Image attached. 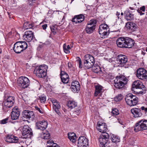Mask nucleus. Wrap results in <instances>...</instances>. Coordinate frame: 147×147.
<instances>
[{
  "instance_id": "nucleus-1",
  "label": "nucleus",
  "mask_w": 147,
  "mask_h": 147,
  "mask_svg": "<svg viewBox=\"0 0 147 147\" xmlns=\"http://www.w3.org/2000/svg\"><path fill=\"white\" fill-rule=\"evenodd\" d=\"M128 80L123 76H119L116 77L114 80V85L117 89H121L127 84Z\"/></svg>"
},
{
  "instance_id": "nucleus-2",
  "label": "nucleus",
  "mask_w": 147,
  "mask_h": 147,
  "mask_svg": "<svg viewBox=\"0 0 147 147\" xmlns=\"http://www.w3.org/2000/svg\"><path fill=\"white\" fill-rule=\"evenodd\" d=\"M27 47V43L25 42L18 41L14 44L13 49L16 53H20L26 49Z\"/></svg>"
},
{
  "instance_id": "nucleus-3",
  "label": "nucleus",
  "mask_w": 147,
  "mask_h": 147,
  "mask_svg": "<svg viewBox=\"0 0 147 147\" xmlns=\"http://www.w3.org/2000/svg\"><path fill=\"white\" fill-rule=\"evenodd\" d=\"M138 98L136 96L131 94H128L125 98L126 102L130 106L136 105L138 103Z\"/></svg>"
},
{
  "instance_id": "nucleus-4",
  "label": "nucleus",
  "mask_w": 147,
  "mask_h": 147,
  "mask_svg": "<svg viewBox=\"0 0 147 147\" xmlns=\"http://www.w3.org/2000/svg\"><path fill=\"white\" fill-rule=\"evenodd\" d=\"M47 66L45 65H42L36 67L34 71H36V76L42 78L45 77L46 75Z\"/></svg>"
},
{
  "instance_id": "nucleus-5",
  "label": "nucleus",
  "mask_w": 147,
  "mask_h": 147,
  "mask_svg": "<svg viewBox=\"0 0 147 147\" xmlns=\"http://www.w3.org/2000/svg\"><path fill=\"white\" fill-rule=\"evenodd\" d=\"M98 32L101 37L102 38H105L109 33V26L105 24H101L99 26Z\"/></svg>"
},
{
  "instance_id": "nucleus-6",
  "label": "nucleus",
  "mask_w": 147,
  "mask_h": 147,
  "mask_svg": "<svg viewBox=\"0 0 147 147\" xmlns=\"http://www.w3.org/2000/svg\"><path fill=\"white\" fill-rule=\"evenodd\" d=\"M147 129V121L142 120L136 124L134 130L136 132L142 131Z\"/></svg>"
},
{
  "instance_id": "nucleus-7",
  "label": "nucleus",
  "mask_w": 147,
  "mask_h": 147,
  "mask_svg": "<svg viewBox=\"0 0 147 147\" xmlns=\"http://www.w3.org/2000/svg\"><path fill=\"white\" fill-rule=\"evenodd\" d=\"M18 85L23 88H27L30 84L29 79L25 77H21L18 80Z\"/></svg>"
},
{
  "instance_id": "nucleus-8",
  "label": "nucleus",
  "mask_w": 147,
  "mask_h": 147,
  "mask_svg": "<svg viewBox=\"0 0 147 147\" xmlns=\"http://www.w3.org/2000/svg\"><path fill=\"white\" fill-rule=\"evenodd\" d=\"M14 102V97H8L4 102V105L3 107V109L4 111H7L9 108L13 106Z\"/></svg>"
},
{
  "instance_id": "nucleus-9",
  "label": "nucleus",
  "mask_w": 147,
  "mask_h": 147,
  "mask_svg": "<svg viewBox=\"0 0 147 147\" xmlns=\"http://www.w3.org/2000/svg\"><path fill=\"white\" fill-rule=\"evenodd\" d=\"M96 21L94 19L90 20L88 22L86 28L87 33L90 34L92 33L95 28Z\"/></svg>"
},
{
  "instance_id": "nucleus-10",
  "label": "nucleus",
  "mask_w": 147,
  "mask_h": 147,
  "mask_svg": "<svg viewBox=\"0 0 147 147\" xmlns=\"http://www.w3.org/2000/svg\"><path fill=\"white\" fill-rule=\"evenodd\" d=\"M109 136L107 132H103L100 135L98 140L100 143V146H102L103 147L109 141Z\"/></svg>"
},
{
  "instance_id": "nucleus-11",
  "label": "nucleus",
  "mask_w": 147,
  "mask_h": 147,
  "mask_svg": "<svg viewBox=\"0 0 147 147\" xmlns=\"http://www.w3.org/2000/svg\"><path fill=\"white\" fill-rule=\"evenodd\" d=\"M136 75L139 79L141 80L147 79V71L143 68H139L137 70Z\"/></svg>"
},
{
  "instance_id": "nucleus-12",
  "label": "nucleus",
  "mask_w": 147,
  "mask_h": 147,
  "mask_svg": "<svg viewBox=\"0 0 147 147\" xmlns=\"http://www.w3.org/2000/svg\"><path fill=\"white\" fill-rule=\"evenodd\" d=\"M22 132L23 138H30L32 135L31 128L28 125L24 126Z\"/></svg>"
},
{
  "instance_id": "nucleus-13",
  "label": "nucleus",
  "mask_w": 147,
  "mask_h": 147,
  "mask_svg": "<svg viewBox=\"0 0 147 147\" xmlns=\"http://www.w3.org/2000/svg\"><path fill=\"white\" fill-rule=\"evenodd\" d=\"M133 11H130L128 9H127L124 12L125 18L127 21L131 20L134 18V14L133 13L135 11L133 8L130 7L129 8Z\"/></svg>"
},
{
  "instance_id": "nucleus-14",
  "label": "nucleus",
  "mask_w": 147,
  "mask_h": 147,
  "mask_svg": "<svg viewBox=\"0 0 147 147\" xmlns=\"http://www.w3.org/2000/svg\"><path fill=\"white\" fill-rule=\"evenodd\" d=\"M88 145V139L84 136H81L78 139V147H87Z\"/></svg>"
},
{
  "instance_id": "nucleus-15",
  "label": "nucleus",
  "mask_w": 147,
  "mask_h": 147,
  "mask_svg": "<svg viewBox=\"0 0 147 147\" xmlns=\"http://www.w3.org/2000/svg\"><path fill=\"white\" fill-rule=\"evenodd\" d=\"M23 37L25 40L28 42H30L33 39L34 36L32 32L28 30L25 32Z\"/></svg>"
},
{
  "instance_id": "nucleus-16",
  "label": "nucleus",
  "mask_w": 147,
  "mask_h": 147,
  "mask_svg": "<svg viewBox=\"0 0 147 147\" xmlns=\"http://www.w3.org/2000/svg\"><path fill=\"white\" fill-rule=\"evenodd\" d=\"M23 119H33L34 118V113L33 111L28 110L24 111L22 113Z\"/></svg>"
},
{
  "instance_id": "nucleus-17",
  "label": "nucleus",
  "mask_w": 147,
  "mask_h": 147,
  "mask_svg": "<svg viewBox=\"0 0 147 147\" xmlns=\"http://www.w3.org/2000/svg\"><path fill=\"white\" fill-rule=\"evenodd\" d=\"M117 63L121 65H123L127 61L126 56L123 55H119L118 56L117 60Z\"/></svg>"
},
{
  "instance_id": "nucleus-18",
  "label": "nucleus",
  "mask_w": 147,
  "mask_h": 147,
  "mask_svg": "<svg viewBox=\"0 0 147 147\" xmlns=\"http://www.w3.org/2000/svg\"><path fill=\"white\" fill-rule=\"evenodd\" d=\"M5 139L6 142L10 143H17L19 140L17 137L12 135L7 136Z\"/></svg>"
},
{
  "instance_id": "nucleus-19",
  "label": "nucleus",
  "mask_w": 147,
  "mask_h": 147,
  "mask_svg": "<svg viewBox=\"0 0 147 147\" xmlns=\"http://www.w3.org/2000/svg\"><path fill=\"white\" fill-rule=\"evenodd\" d=\"M47 122L44 120L42 121H38L36 123V126L37 129L41 130L45 129L47 128Z\"/></svg>"
},
{
  "instance_id": "nucleus-20",
  "label": "nucleus",
  "mask_w": 147,
  "mask_h": 147,
  "mask_svg": "<svg viewBox=\"0 0 147 147\" xmlns=\"http://www.w3.org/2000/svg\"><path fill=\"white\" fill-rule=\"evenodd\" d=\"M20 115V112L16 107H14L12 109L11 113V119L13 120L18 119Z\"/></svg>"
},
{
  "instance_id": "nucleus-21",
  "label": "nucleus",
  "mask_w": 147,
  "mask_h": 147,
  "mask_svg": "<svg viewBox=\"0 0 147 147\" xmlns=\"http://www.w3.org/2000/svg\"><path fill=\"white\" fill-rule=\"evenodd\" d=\"M125 37H121L118 38L116 40V43L117 46L121 48H125Z\"/></svg>"
},
{
  "instance_id": "nucleus-22",
  "label": "nucleus",
  "mask_w": 147,
  "mask_h": 147,
  "mask_svg": "<svg viewBox=\"0 0 147 147\" xmlns=\"http://www.w3.org/2000/svg\"><path fill=\"white\" fill-rule=\"evenodd\" d=\"M85 17L82 14L75 16L72 19V21L75 24L80 23L82 22L84 19Z\"/></svg>"
},
{
  "instance_id": "nucleus-23",
  "label": "nucleus",
  "mask_w": 147,
  "mask_h": 147,
  "mask_svg": "<svg viewBox=\"0 0 147 147\" xmlns=\"http://www.w3.org/2000/svg\"><path fill=\"white\" fill-rule=\"evenodd\" d=\"M95 91L94 93V96H97L98 95L101 96L103 92V87L101 85L98 84L95 86Z\"/></svg>"
},
{
  "instance_id": "nucleus-24",
  "label": "nucleus",
  "mask_w": 147,
  "mask_h": 147,
  "mask_svg": "<svg viewBox=\"0 0 147 147\" xmlns=\"http://www.w3.org/2000/svg\"><path fill=\"white\" fill-rule=\"evenodd\" d=\"M71 90L74 92H76L80 89V85L79 82L76 80L72 82L71 87Z\"/></svg>"
},
{
  "instance_id": "nucleus-25",
  "label": "nucleus",
  "mask_w": 147,
  "mask_h": 147,
  "mask_svg": "<svg viewBox=\"0 0 147 147\" xmlns=\"http://www.w3.org/2000/svg\"><path fill=\"white\" fill-rule=\"evenodd\" d=\"M131 113L135 117H140L142 115L141 111L140 109L134 108L131 110Z\"/></svg>"
},
{
  "instance_id": "nucleus-26",
  "label": "nucleus",
  "mask_w": 147,
  "mask_h": 147,
  "mask_svg": "<svg viewBox=\"0 0 147 147\" xmlns=\"http://www.w3.org/2000/svg\"><path fill=\"white\" fill-rule=\"evenodd\" d=\"M96 128L99 132L103 133L106 132L107 128V127L105 123H98Z\"/></svg>"
},
{
  "instance_id": "nucleus-27",
  "label": "nucleus",
  "mask_w": 147,
  "mask_h": 147,
  "mask_svg": "<svg viewBox=\"0 0 147 147\" xmlns=\"http://www.w3.org/2000/svg\"><path fill=\"white\" fill-rule=\"evenodd\" d=\"M51 101L54 106L53 109L55 110L56 112L59 115L60 113L59 109L60 108L59 103L57 102V100L53 98L51 99Z\"/></svg>"
},
{
  "instance_id": "nucleus-28",
  "label": "nucleus",
  "mask_w": 147,
  "mask_h": 147,
  "mask_svg": "<svg viewBox=\"0 0 147 147\" xmlns=\"http://www.w3.org/2000/svg\"><path fill=\"white\" fill-rule=\"evenodd\" d=\"M125 48H131L134 44V40L131 38L125 37Z\"/></svg>"
},
{
  "instance_id": "nucleus-29",
  "label": "nucleus",
  "mask_w": 147,
  "mask_h": 147,
  "mask_svg": "<svg viewBox=\"0 0 147 147\" xmlns=\"http://www.w3.org/2000/svg\"><path fill=\"white\" fill-rule=\"evenodd\" d=\"M126 27L130 31L132 32L136 30L137 28V25L133 22H127L126 25Z\"/></svg>"
},
{
  "instance_id": "nucleus-30",
  "label": "nucleus",
  "mask_w": 147,
  "mask_h": 147,
  "mask_svg": "<svg viewBox=\"0 0 147 147\" xmlns=\"http://www.w3.org/2000/svg\"><path fill=\"white\" fill-rule=\"evenodd\" d=\"M132 86L134 88L136 89H144V86L142 84V83L139 81H136L134 82Z\"/></svg>"
},
{
  "instance_id": "nucleus-31",
  "label": "nucleus",
  "mask_w": 147,
  "mask_h": 147,
  "mask_svg": "<svg viewBox=\"0 0 147 147\" xmlns=\"http://www.w3.org/2000/svg\"><path fill=\"white\" fill-rule=\"evenodd\" d=\"M84 60L88 62L91 63L93 65H94L95 61L94 57L89 55H87L85 56Z\"/></svg>"
},
{
  "instance_id": "nucleus-32",
  "label": "nucleus",
  "mask_w": 147,
  "mask_h": 147,
  "mask_svg": "<svg viewBox=\"0 0 147 147\" xmlns=\"http://www.w3.org/2000/svg\"><path fill=\"white\" fill-rule=\"evenodd\" d=\"M68 138L70 140L74 142H76V139L77 138L76 134L74 133H69L67 135Z\"/></svg>"
},
{
  "instance_id": "nucleus-33",
  "label": "nucleus",
  "mask_w": 147,
  "mask_h": 147,
  "mask_svg": "<svg viewBox=\"0 0 147 147\" xmlns=\"http://www.w3.org/2000/svg\"><path fill=\"white\" fill-rule=\"evenodd\" d=\"M77 103L74 101H69L68 102L67 106L71 109L77 107Z\"/></svg>"
},
{
  "instance_id": "nucleus-34",
  "label": "nucleus",
  "mask_w": 147,
  "mask_h": 147,
  "mask_svg": "<svg viewBox=\"0 0 147 147\" xmlns=\"http://www.w3.org/2000/svg\"><path fill=\"white\" fill-rule=\"evenodd\" d=\"M73 43L72 42V45H70V47L69 45L67 46L65 44H64L63 45V49L64 52L66 53H70V51L69 50L71 49V47L72 48L73 47Z\"/></svg>"
},
{
  "instance_id": "nucleus-35",
  "label": "nucleus",
  "mask_w": 147,
  "mask_h": 147,
  "mask_svg": "<svg viewBox=\"0 0 147 147\" xmlns=\"http://www.w3.org/2000/svg\"><path fill=\"white\" fill-rule=\"evenodd\" d=\"M47 147H60L56 143L54 142L51 140L48 141L47 142Z\"/></svg>"
},
{
  "instance_id": "nucleus-36",
  "label": "nucleus",
  "mask_w": 147,
  "mask_h": 147,
  "mask_svg": "<svg viewBox=\"0 0 147 147\" xmlns=\"http://www.w3.org/2000/svg\"><path fill=\"white\" fill-rule=\"evenodd\" d=\"M23 27L24 29H28L32 28L33 25L32 24L26 21L24 23Z\"/></svg>"
},
{
  "instance_id": "nucleus-37",
  "label": "nucleus",
  "mask_w": 147,
  "mask_h": 147,
  "mask_svg": "<svg viewBox=\"0 0 147 147\" xmlns=\"http://www.w3.org/2000/svg\"><path fill=\"white\" fill-rule=\"evenodd\" d=\"M93 65L91 63L88 62V61L84 59V67L85 69H87L92 67Z\"/></svg>"
},
{
  "instance_id": "nucleus-38",
  "label": "nucleus",
  "mask_w": 147,
  "mask_h": 147,
  "mask_svg": "<svg viewBox=\"0 0 147 147\" xmlns=\"http://www.w3.org/2000/svg\"><path fill=\"white\" fill-rule=\"evenodd\" d=\"M111 140L113 142H118L120 141V138L117 136L115 135H112L111 136Z\"/></svg>"
},
{
  "instance_id": "nucleus-39",
  "label": "nucleus",
  "mask_w": 147,
  "mask_h": 147,
  "mask_svg": "<svg viewBox=\"0 0 147 147\" xmlns=\"http://www.w3.org/2000/svg\"><path fill=\"white\" fill-rule=\"evenodd\" d=\"M92 71L95 73H98L101 71L100 67L97 65H94L92 66Z\"/></svg>"
},
{
  "instance_id": "nucleus-40",
  "label": "nucleus",
  "mask_w": 147,
  "mask_h": 147,
  "mask_svg": "<svg viewBox=\"0 0 147 147\" xmlns=\"http://www.w3.org/2000/svg\"><path fill=\"white\" fill-rule=\"evenodd\" d=\"M145 10V7L144 6L139 8L137 10V12L140 14V15H143L144 14V11Z\"/></svg>"
},
{
  "instance_id": "nucleus-41",
  "label": "nucleus",
  "mask_w": 147,
  "mask_h": 147,
  "mask_svg": "<svg viewBox=\"0 0 147 147\" xmlns=\"http://www.w3.org/2000/svg\"><path fill=\"white\" fill-rule=\"evenodd\" d=\"M46 96L44 95H42L39 97L38 99L39 100L41 103H44L46 101Z\"/></svg>"
},
{
  "instance_id": "nucleus-42",
  "label": "nucleus",
  "mask_w": 147,
  "mask_h": 147,
  "mask_svg": "<svg viewBox=\"0 0 147 147\" xmlns=\"http://www.w3.org/2000/svg\"><path fill=\"white\" fill-rule=\"evenodd\" d=\"M41 137L43 139H48L50 138V134L48 132H47L46 133L43 132Z\"/></svg>"
},
{
  "instance_id": "nucleus-43",
  "label": "nucleus",
  "mask_w": 147,
  "mask_h": 147,
  "mask_svg": "<svg viewBox=\"0 0 147 147\" xmlns=\"http://www.w3.org/2000/svg\"><path fill=\"white\" fill-rule=\"evenodd\" d=\"M76 108L74 110L73 112L74 114L78 115L81 113V109L78 107Z\"/></svg>"
},
{
  "instance_id": "nucleus-44",
  "label": "nucleus",
  "mask_w": 147,
  "mask_h": 147,
  "mask_svg": "<svg viewBox=\"0 0 147 147\" xmlns=\"http://www.w3.org/2000/svg\"><path fill=\"white\" fill-rule=\"evenodd\" d=\"M111 113L114 116H116L119 114V112L117 109L115 108L112 110Z\"/></svg>"
},
{
  "instance_id": "nucleus-45",
  "label": "nucleus",
  "mask_w": 147,
  "mask_h": 147,
  "mask_svg": "<svg viewBox=\"0 0 147 147\" xmlns=\"http://www.w3.org/2000/svg\"><path fill=\"white\" fill-rule=\"evenodd\" d=\"M117 19H116V22L119 24H121L123 22V21L122 20V16L121 17L119 16H117Z\"/></svg>"
},
{
  "instance_id": "nucleus-46",
  "label": "nucleus",
  "mask_w": 147,
  "mask_h": 147,
  "mask_svg": "<svg viewBox=\"0 0 147 147\" xmlns=\"http://www.w3.org/2000/svg\"><path fill=\"white\" fill-rule=\"evenodd\" d=\"M123 98V96L121 94H119L115 98V100L116 101H119L121 100Z\"/></svg>"
},
{
  "instance_id": "nucleus-47",
  "label": "nucleus",
  "mask_w": 147,
  "mask_h": 147,
  "mask_svg": "<svg viewBox=\"0 0 147 147\" xmlns=\"http://www.w3.org/2000/svg\"><path fill=\"white\" fill-rule=\"evenodd\" d=\"M77 63L79 64V67L80 68H82V61L80 59V58L79 57H77Z\"/></svg>"
},
{
  "instance_id": "nucleus-48",
  "label": "nucleus",
  "mask_w": 147,
  "mask_h": 147,
  "mask_svg": "<svg viewBox=\"0 0 147 147\" xmlns=\"http://www.w3.org/2000/svg\"><path fill=\"white\" fill-rule=\"evenodd\" d=\"M106 77L108 79H112L114 78L113 76L111 73H109L107 74Z\"/></svg>"
},
{
  "instance_id": "nucleus-49",
  "label": "nucleus",
  "mask_w": 147,
  "mask_h": 147,
  "mask_svg": "<svg viewBox=\"0 0 147 147\" xmlns=\"http://www.w3.org/2000/svg\"><path fill=\"white\" fill-rule=\"evenodd\" d=\"M35 108L36 110L39 111L40 113H43L44 111L42 108H39L37 106H35Z\"/></svg>"
},
{
  "instance_id": "nucleus-50",
  "label": "nucleus",
  "mask_w": 147,
  "mask_h": 147,
  "mask_svg": "<svg viewBox=\"0 0 147 147\" xmlns=\"http://www.w3.org/2000/svg\"><path fill=\"white\" fill-rule=\"evenodd\" d=\"M8 118H7L0 121V123L1 124H4L7 123L8 122Z\"/></svg>"
},
{
  "instance_id": "nucleus-51",
  "label": "nucleus",
  "mask_w": 147,
  "mask_h": 147,
  "mask_svg": "<svg viewBox=\"0 0 147 147\" xmlns=\"http://www.w3.org/2000/svg\"><path fill=\"white\" fill-rule=\"evenodd\" d=\"M62 82L64 83V84H67L68 83V82L69 80V78H65L63 80L62 79H61Z\"/></svg>"
},
{
  "instance_id": "nucleus-52",
  "label": "nucleus",
  "mask_w": 147,
  "mask_h": 147,
  "mask_svg": "<svg viewBox=\"0 0 147 147\" xmlns=\"http://www.w3.org/2000/svg\"><path fill=\"white\" fill-rule=\"evenodd\" d=\"M69 78V76L67 74H65V75H62L61 76V79H62L63 80L65 78Z\"/></svg>"
},
{
  "instance_id": "nucleus-53",
  "label": "nucleus",
  "mask_w": 147,
  "mask_h": 147,
  "mask_svg": "<svg viewBox=\"0 0 147 147\" xmlns=\"http://www.w3.org/2000/svg\"><path fill=\"white\" fill-rule=\"evenodd\" d=\"M28 4L29 5H31L34 3H35V0H28Z\"/></svg>"
},
{
  "instance_id": "nucleus-54",
  "label": "nucleus",
  "mask_w": 147,
  "mask_h": 147,
  "mask_svg": "<svg viewBox=\"0 0 147 147\" xmlns=\"http://www.w3.org/2000/svg\"><path fill=\"white\" fill-rule=\"evenodd\" d=\"M142 111H144L146 112H147V107L144 106H142L141 107L140 109Z\"/></svg>"
},
{
  "instance_id": "nucleus-55",
  "label": "nucleus",
  "mask_w": 147,
  "mask_h": 147,
  "mask_svg": "<svg viewBox=\"0 0 147 147\" xmlns=\"http://www.w3.org/2000/svg\"><path fill=\"white\" fill-rule=\"evenodd\" d=\"M47 24H45L42 26V27L44 30H45L47 27Z\"/></svg>"
},
{
  "instance_id": "nucleus-56",
  "label": "nucleus",
  "mask_w": 147,
  "mask_h": 147,
  "mask_svg": "<svg viewBox=\"0 0 147 147\" xmlns=\"http://www.w3.org/2000/svg\"><path fill=\"white\" fill-rule=\"evenodd\" d=\"M67 74V73H66L65 72H64V71H62L61 70V72L60 74L61 77V76H62V75H65V74Z\"/></svg>"
},
{
  "instance_id": "nucleus-57",
  "label": "nucleus",
  "mask_w": 147,
  "mask_h": 147,
  "mask_svg": "<svg viewBox=\"0 0 147 147\" xmlns=\"http://www.w3.org/2000/svg\"><path fill=\"white\" fill-rule=\"evenodd\" d=\"M72 64L70 62H69L68 63V66L69 67H71Z\"/></svg>"
},
{
  "instance_id": "nucleus-58",
  "label": "nucleus",
  "mask_w": 147,
  "mask_h": 147,
  "mask_svg": "<svg viewBox=\"0 0 147 147\" xmlns=\"http://www.w3.org/2000/svg\"><path fill=\"white\" fill-rule=\"evenodd\" d=\"M141 53L142 54L144 55H145L146 53L145 51L144 50L143 51H142Z\"/></svg>"
},
{
  "instance_id": "nucleus-59",
  "label": "nucleus",
  "mask_w": 147,
  "mask_h": 147,
  "mask_svg": "<svg viewBox=\"0 0 147 147\" xmlns=\"http://www.w3.org/2000/svg\"><path fill=\"white\" fill-rule=\"evenodd\" d=\"M120 15V13L119 12H118V11H117L116 12V16H119Z\"/></svg>"
},
{
  "instance_id": "nucleus-60",
  "label": "nucleus",
  "mask_w": 147,
  "mask_h": 147,
  "mask_svg": "<svg viewBox=\"0 0 147 147\" xmlns=\"http://www.w3.org/2000/svg\"><path fill=\"white\" fill-rule=\"evenodd\" d=\"M51 31L53 32V33H54V29H52V28H51Z\"/></svg>"
},
{
  "instance_id": "nucleus-61",
  "label": "nucleus",
  "mask_w": 147,
  "mask_h": 147,
  "mask_svg": "<svg viewBox=\"0 0 147 147\" xmlns=\"http://www.w3.org/2000/svg\"><path fill=\"white\" fill-rule=\"evenodd\" d=\"M124 14V13H123V12H121V16H122L123 15V14Z\"/></svg>"
},
{
  "instance_id": "nucleus-62",
  "label": "nucleus",
  "mask_w": 147,
  "mask_h": 147,
  "mask_svg": "<svg viewBox=\"0 0 147 147\" xmlns=\"http://www.w3.org/2000/svg\"><path fill=\"white\" fill-rule=\"evenodd\" d=\"M119 123H120L121 124V125H123V123H122V122H120V121H119Z\"/></svg>"
},
{
  "instance_id": "nucleus-63",
  "label": "nucleus",
  "mask_w": 147,
  "mask_h": 147,
  "mask_svg": "<svg viewBox=\"0 0 147 147\" xmlns=\"http://www.w3.org/2000/svg\"><path fill=\"white\" fill-rule=\"evenodd\" d=\"M146 104L147 105V98L146 99Z\"/></svg>"
},
{
  "instance_id": "nucleus-64",
  "label": "nucleus",
  "mask_w": 147,
  "mask_h": 147,
  "mask_svg": "<svg viewBox=\"0 0 147 147\" xmlns=\"http://www.w3.org/2000/svg\"><path fill=\"white\" fill-rule=\"evenodd\" d=\"M146 51L147 52V47L146 48Z\"/></svg>"
}]
</instances>
